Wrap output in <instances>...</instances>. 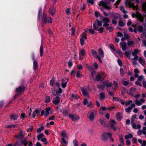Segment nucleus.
I'll return each mask as SVG.
<instances>
[{"label":"nucleus","mask_w":146,"mask_h":146,"mask_svg":"<svg viewBox=\"0 0 146 146\" xmlns=\"http://www.w3.org/2000/svg\"><path fill=\"white\" fill-rule=\"evenodd\" d=\"M105 98V95L104 93H102L100 94V98L101 100H103Z\"/></svg>","instance_id":"ea45409f"},{"label":"nucleus","mask_w":146,"mask_h":146,"mask_svg":"<svg viewBox=\"0 0 146 146\" xmlns=\"http://www.w3.org/2000/svg\"><path fill=\"white\" fill-rule=\"evenodd\" d=\"M116 117L117 119L119 120H120L121 119L122 117V114L120 112H118L116 114Z\"/></svg>","instance_id":"393cba45"},{"label":"nucleus","mask_w":146,"mask_h":146,"mask_svg":"<svg viewBox=\"0 0 146 146\" xmlns=\"http://www.w3.org/2000/svg\"><path fill=\"white\" fill-rule=\"evenodd\" d=\"M99 121L102 125L105 127L107 123V120L105 118H101L99 119Z\"/></svg>","instance_id":"f8f14e48"},{"label":"nucleus","mask_w":146,"mask_h":146,"mask_svg":"<svg viewBox=\"0 0 146 146\" xmlns=\"http://www.w3.org/2000/svg\"><path fill=\"white\" fill-rule=\"evenodd\" d=\"M117 53L119 54L121 57H123V54L121 51L120 50H117L116 51Z\"/></svg>","instance_id":"603ef678"},{"label":"nucleus","mask_w":146,"mask_h":146,"mask_svg":"<svg viewBox=\"0 0 146 146\" xmlns=\"http://www.w3.org/2000/svg\"><path fill=\"white\" fill-rule=\"evenodd\" d=\"M99 5L100 6H103L106 9H110L109 7L107 6V3L103 1H100Z\"/></svg>","instance_id":"9d476101"},{"label":"nucleus","mask_w":146,"mask_h":146,"mask_svg":"<svg viewBox=\"0 0 146 146\" xmlns=\"http://www.w3.org/2000/svg\"><path fill=\"white\" fill-rule=\"evenodd\" d=\"M19 117V115L15 114H12L10 115V119L13 120H16Z\"/></svg>","instance_id":"4468645a"},{"label":"nucleus","mask_w":146,"mask_h":146,"mask_svg":"<svg viewBox=\"0 0 146 146\" xmlns=\"http://www.w3.org/2000/svg\"><path fill=\"white\" fill-rule=\"evenodd\" d=\"M44 136V135L42 133L39 134L37 137V139L38 140H39L40 139Z\"/></svg>","instance_id":"bf43d9fd"},{"label":"nucleus","mask_w":146,"mask_h":146,"mask_svg":"<svg viewBox=\"0 0 146 146\" xmlns=\"http://www.w3.org/2000/svg\"><path fill=\"white\" fill-rule=\"evenodd\" d=\"M119 25L120 27H124L125 24L123 22L121 21H119Z\"/></svg>","instance_id":"052dcab7"},{"label":"nucleus","mask_w":146,"mask_h":146,"mask_svg":"<svg viewBox=\"0 0 146 146\" xmlns=\"http://www.w3.org/2000/svg\"><path fill=\"white\" fill-rule=\"evenodd\" d=\"M32 59L33 60V68L34 69L36 70V68L38 66V64L36 62V58L34 55L32 56Z\"/></svg>","instance_id":"2eb2a0df"},{"label":"nucleus","mask_w":146,"mask_h":146,"mask_svg":"<svg viewBox=\"0 0 146 146\" xmlns=\"http://www.w3.org/2000/svg\"><path fill=\"white\" fill-rule=\"evenodd\" d=\"M60 98L58 96H57L54 98L53 103L55 105H57L60 102Z\"/></svg>","instance_id":"dca6fc26"},{"label":"nucleus","mask_w":146,"mask_h":146,"mask_svg":"<svg viewBox=\"0 0 146 146\" xmlns=\"http://www.w3.org/2000/svg\"><path fill=\"white\" fill-rule=\"evenodd\" d=\"M133 137V135L131 134H129L126 135L125 136V138L126 139H128L129 138H131Z\"/></svg>","instance_id":"c9c22d12"},{"label":"nucleus","mask_w":146,"mask_h":146,"mask_svg":"<svg viewBox=\"0 0 146 146\" xmlns=\"http://www.w3.org/2000/svg\"><path fill=\"white\" fill-rule=\"evenodd\" d=\"M120 10L123 13H127V11L125 10L124 7L123 6L120 7Z\"/></svg>","instance_id":"864d4df0"},{"label":"nucleus","mask_w":146,"mask_h":146,"mask_svg":"<svg viewBox=\"0 0 146 146\" xmlns=\"http://www.w3.org/2000/svg\"><path fill=\"white\" fill-rule=\"evenodd\" d=\"M135 43V42L133 40H131L128 41L127 42V44L128 46H130L131 45H133V44Z\"/></svg>","instance_id":"8fccbe9b"},{"label":"nucleus","mask_w":146,"mask_h":146,"mask_svg":"<svg viewBox=\"0 0 146 146\" xmlns=\"http://www.w3.org/2000/svg\"><path fill=\"white\" fill-rule=\"evenodd\" d=\"M102 25V22L97 19L96 20V22L93 24L94 27H96L97 26L98 27H100Z\"/></svg>","instance_id":"f3484780"},{"label":"nucleus","mask_w":146,"mask_h":146,"mask_svg":"<svg viewBox=\"0 0 146 146\" xmlns=\"http://www.w3.org/2000/svg\"><path fill=\"white\" fill-rule=\"evenodd\" d=\"M84 31L88 33L93 34L94 33V31H95L94 28H92L90 29H86L84 30Z\"/></svg>","instance_id":"5701e85b"},{"label":"nucleus","mask_w":146,"mask_h":146,"mask_svg":"<svg viewBox=\"0 0 146 146\" xmlns=\"http://www.w3.org/2000/svg\"><path fill=\"white\" fill-rule=\"evenodd\" d=\"M139 51L137 49H135L132 52V55L134 56L133 58L131 59V60H137L138 58V57L137 55V54L139 52Z\"/></svg>","instance_id":"7ed1b4c3"},{"label":"nucleus","mask_w":146,"mask_h":146,"mask_svg":"<svg viewBox=\"0 0 146 146\" xmlns=\"http://www.w3.org/2000/svg\"><path fill=\"white\" fill-rule=\"evenodd\" d=\"M61 135L62 137V138H66L67 137L66 133L65 131H62Z\"/></svg>","instance_id":"c756f323"},{"label":"nucleus","mask_w":146,"mask_h":146,"mask_svg":"<svg viewBox=\"0 0 146 146\" xmlns=\"http://www.w3.org/2000/svg\"><path fill=\"white\" fill-rule=\"evenodd\" d=\"M145 102V100L143 98H141L139 100L138 99L135 100V104L138 106L142 105L143 103H144Z\"/></svg>","instance_id":"39448f33"},{"label":"nucleus","mask_w":146,"mask_h":146,"mask_svg":"<svg viewBox=\"0 0 146 146\" xmlns=\"http://www.w3.org/2000/svg\"><path fill=\"white\" fill-rule=\"evenodd\" d=\"M62 90L60 88H59L58 91L57 92L55 90H53L52 91V94L54 96H56L57 94H58L61 93L62 92Z\"/></svg>","instance_id":"412c9836"},{"label":"nucleus","mask_w":146,"mask_h":146,"mask_svg":"<svg viewBox=\"0 0 146 146\" xmlns=\"http://www.w3.org/2000/svg\"><path fill=\"white\" fill-rule=\"evenodd\" d=\"M25 88L24 86H20L16 89V91L17 92H21L24 91Z\"/></svg>","instance_id":"aec40b11"},{"label":"nucleus","mask_w":146,"mask_h":146,"mask_svg":"<svg viewBox=\"0 0 146 146\" xmlns=\"http://www.w3.org/2000/svg\"><path fill=\"white\" fill-rule=\"evenodd\" d=\"M103 21L105 22V23H108L110 22V20L108 18L105 17L103 19Z\"/></svg>","instance_id":"4d7b16f0"},{"label":"nucleus","mask_w":146,"mask_h":146,"mask_svg":"<svg viewBox=\"0 0 146 146\" xmlns=\"http://www.w3.org/2000/svg\"><path fill=\"white\" fill-rule=\"evenodd\" d=\"M74 146H78V142L76 139H74L73 140Z\"/></svg>","instance_id":"09e8293b"},{"label":"nucleus","mask_w":146,"mask_h":146,"mask_svg":"<svg viewBox=\"0 0 146 146\" xmlns=\"http://www.w3.org/2000/svg\"><path fill=\"white\" fill-rule=\"evenodd\" d=\"M132 102V100H130L129 101H127L124 102V104H125L126 106H127L129 105Z\"/></svg>","instance_id":"49530a36"},{"label":"nucleus","mask_w":146,"mask_h":146,"mask_svg":"<svg viewBox=\"0 0 146 146\" xmlns=\"http://www.w3.org/2000/svg\"><path fill=\"white\" fill-rule=\"evenodd\" d=\"M17 127L16 125H13V124H12V125H7L6 127L7 128H10L12 127Z\"/></svg>","instance_id":"e2e57ef3"},{"label":"nucleus","mask_w":146,"mask_h":146,"mask_svg":"<svg viewBox=\"0 0 146 146\" xmlns=\"http://www.w3.org/2000/svg\"><path fill=\"white\" fill-rule=\"evenodd\" d=\"M97 114V111L96 110L90 111L88 114V118L90 121L92 122L94 120L95 116Z\"/></svg>","instance_id":"f257e3e1"},{"label":"nucleus","mask_w":146,"mask_h":146,"mask_svg":"<svg viewBox=\"0 0 146 146\" xmlns=\"http://www.w3.org/2000/svg\"><path fill=\"white\" fill-rule=\"evenodd\" d=\"M88 105L87 106L89 108H93L94 106V104L93 103L91 102L90 101H89L88 103Z\"/></svg>","instance_id":"a18cd8bd"},{"label":"nucleus","mask_w":146,"mask_h":146,"mask_svg":"<svg viewBox=\"0 0 146 146\" xmlns=\"http://www.w3.org/2000/svg\"><path fill=\"white\" fill-rule=\"evenodd\" d=\"M142 10L144 11L146 10V2L143 5Z\"/></svg>","instance_id":"774afa93"},{"label":"nucleus","mask_w":146,"mask_h":146,"mask_svg":"<svg viewBox=\"0 0 146 146\" xmlns=\"http://www.w3.org/2000/svg\"><path fill=\"white\" fill-rule=\"evenodd\" d=\"M113 84L115 87V88L118 87V84L115 81L113 82Z\"/></svg>","instance_id":"338daca9"},{"label":"nucleus","mask_w":146,"mask_h":146,"mask_svg":"<svg viewBox=\"0 0 146 146\" xmlns=\"http://www.w3.org/2000/svg\"><path fill=\"white\" fill-rule=\"evenodd\" d=\"M91 52L94 58H96L98 56L97 54V52L94 50L93 49L92 50H91Z\"/></svg>","instance_id":"cd10ccee"},{"label":"nucleus","mask_w":146,"mask_h":146,"mask_svg":"<svg viewBox=\"0 0 146 146\" xmlns=\"http://www.w3.org/2000/svg\"><path fill=\"white\" fill-rule=\"evenodd\" d=\"M76 76L77 78H80L82 77L83 76L81 74V72L80 71H78L76 73Z\"/></svg>","instance_id":"79ce46f5"},{"label":"nucleus","mask_w":146,"mask_h":146,"mask_svg":"<svg viewBox=\"0 0 146 146\" xmlns=\"http://www.w3.org/2000/svg\"><path fill=\"white\" fill-rule=\"evenodd\" d=\"M27 117V116L25 115V114L24 113H21L20 118V119L24 120Z\"/></svg>","instance_id":"c85d7f7f"},{"label":"nucleus","mask_w":146,"mask_h":146,"mask_svg":"<svg viewBox=\"0 0 146 146\" xmlns=\"http://www.w3.org/2000/svg\"><path fill=\"white\" fill-rule=\"evenodd\" d=\"M81 38H82L83 39H87V36L85 33H82L81 35Z\"/></svg>","instance_id":"13d9d810"},{"label":"nucleus","mask_w":146,"mask_h":146,"mask_svg":"<svg viewBox=\"0 0 146 146\" xmlns=\"http://www.w3.org/2000/svg\"><path fill=\"white\" fill-rule=\"evenodd\" d=\"M138 29V28H134L133 30V28H129V30L130 32H133L134 31L135 33H137Z\"/></svg>","instance_id":"4c0bfd02"},{"label":"nucleus","mask_w":146,"mask_h":146,"mask_svg":"<svg viewBox=\"0 0 146 146\" xmlns=\"http://www.w3.org/2000/svg\"><path fill=\"white\" fill-rule=\"evenodd\" d=\"M96 31H98L99 33H102L103 31V28H94Z\"/></svg>","instance_id":"e433bc0d"},{"label":"nucleus","mask_w":146,"mask_h":146,"mask_svg":"<svg viewBox=\"0 0 146 146\" xmlns=\"http://www.w3.org/2000/svg\"><path fill=\"white\" fill-rule=\"evenodd\" d=\"M40 111L37 109H36L33 112V114L32 115L33 117V118H35V116L37 115L38 113H40Z\"/></svg>","instance_id":"a878e982"},{"label":"nucleus","mask_w":146,"mask_h":146,"mask_svg":"<svg viewBox=\"0 0 146 146\" xmlns=\"http://www.w3.org/2000/svg\"><path fill=\"white\" fill-rule=\"evenodd\" d=\"M44 127L43 126L41 125L40 126V128H39L37 129V131L38 133H39L42 130L44 129Z\"/></svg>","instance_id":"c03bdc74"},{"label":"nucleus","mask_w":146,"mask_h":146,"mask_svg":"<svg viewBox=\"0 0 146 146\" xmlns=\"http://www.w3.org/2000/svg\"><path fill=\"white\" fill-rule=\"evenodd\" d=\"M138 30L140 32H143L145 31L146 35L145 37L146 38V28H138Z\"/></svg>","instance_id":"37998d69"},{"label":"nucleus","mask_w":146,"mask_h":146,"mask_svg":"<svg viewBox=\"0 0 146 146\" xmlns=\"http://www.w3.org/2000/svg\"><path fill=\"white\" fill-rule=\"evenodd\" d=\"M49 13L51 15H54L56 13V9L54 7H52L49 10Z\"/></svg>","instance_id":"b1692460"},{"label":"nucleus","mask_w":146,"mask_h":146,"mask_svg":"<svg viewBox=\"0 0 146 146\" xmlns=\"http://www.w3.org/2000/svg\"><path fill=\"white\" fill-rule=\"evenodd\" d=\"M79 58L80 60L82 59L83 58L82 56H85L86 53L84 50V49H81L79 53Z\"/></svg>","instance_id":"1a4fd4ad"},{"label":"nucleus","mask_w":146,"mask_h":146,"mask_svg":"<svg viewBox=\"0 0 146 146\" xmlns=\"http://www.w3.org/2000/svg\"><path fill=\"white\" fill-rule=\"evenodd\" d=\"M134 72L135 73L134 76L135 78H137L138 77V74L139 73V71L137 68H135L134 70Z\"/></svg>","instance_id":"7c9ffc66"},{"label":"nucleus","mask_w":146,"mask_h":146,"mask_svg":"<svg viewBox=\"0 0 146 146\" xmlns=\"http://www.w3.org/2000/svg\"><path fill=\"white\" fill-rule=\"evenodd\" d=\"M132 109V108L131 107H129L125 109V111L127 112L130 113Z\"/></svg>","instance_id":"de8ad7c7"},{"label":"nucleus","mask_w":146,"mask_h":146,"mask_svg":"<svg viewBox=\"0 0 146 146\" xmlns=\"http://www.w3.org/2000/svg\"><path fill=\"white\" fill-rule=\"evenodd\" d=\"M70 8H68L65 10V12L67 15H69L71 14Z\"/></svg>","instance_id":"6e6d98bb"},{"label":"nucleus","mask_w":146,"mask_h":146,"mask_svg":"<svg viewBox=\"0 0 146 146\" xmlns=\"http://www.w3.org/2000/svg\"><path fill=\"white\" fill-rule=\"evenodd\" d=\"M119 136L120 141L122 144H124V143L123 135H120Z\"/></svg>","instance_id":"58836bf2"},{"label":"nucleus","mask_w":146,"mask_h":146,"mask_svg":"<svg viewBox=\"0 0 146 146\" xmlns=\"http://www.w3.org/2000/svg\"><path fill=\"white\" fill-rule=\"evenodd\" d=\"M81 90L82 92V93L83 95L84 96H86L88 95V93L86 90V89L85 88H82Z\"/></svg>","instance_id":"f704fd0d"},{"label":"nucleus","mask_w":146,"mask_h":146,"mask_svg":"<svg viewBox=\"0 0 146 146\" xmlns=\"http://www.w3.org/2000/svg\"><path fill=\"white\" fill-rule=\"evenodd\" d=\"M135 0H126L125 2V4L127 6L129 7H132L133 9H135L137 8L138 5L136 6L133 3H131V2H134Z\"/></svg>","instance_id":"f03ea898"},{"label":"nucleus","mask_w":146,"mask_h":146,"mask_svg":"<svg viewBox=\"0 0 146 146\" xmlns=\"http://www.w3.org/2000/svg\"><path fill=\"white\" fill-rule=\"evenodd\" d=\"M87 68L89 70H93V68L91 66H90L88 64H86Z\"/></svg>","instance_id":"0e129e2a"},{"label":"nucleus","mask_w":146,"mask_h":146,"mask_svg":"<svg viewBox=\"0 0 146 146\" xmlns=\"http://www.w3.org/2000/svg\"><path fill=\"white\" fill-rule=\"evenodd\" d=\"M43 48L42 46H41L40 47V56H42L43 54Z\"/></svg>","instance_id":"3c124183"},{"label":"nucleus","mask_w":146,"mask_h":146,"mask_svg":"<svg viewBox=\"0 0 146 146\" xmlns=\"http://www.w3.org/2000/svg\"><path fill=\"white\" fill-rule=\"evenodd\" d=\"M103 133L101 136V138L103 140L106 141L108 139V137H109L108 133Z\"/></svg>","instance_id":"9b49d317"},{"label":"nucleus","mask_w":146,"mask_h":146,"mask_svg":"<svg viewBox=\"0 0 146 146\" xmlns=\"http://www.w3.org/2000/svg\"><path fill=\"white\" fill-rule=\"evenodd\" d=\"M113 100L119 101L121 103V104H124V102L123 101V100L119 99V98H118L117 97H115V98L113 97Z\"/></svg>","instance_id":"72a5a7b5"},{"label":"nucleus","mask_w":146,"mask_h":146,"mask_svg":"<svg viewBox=\"0 0 146 146\" xmlns=\"http://www.w3.org/2000/svg\"><path fill=\"white\" fill-rule=\"evenodd\" d=\"M98 53L100 57H104V52L102 50L101 48H100L98 50Z\"/></svg>","instance_id":"2f4dec72"},{"label":"nucleus","mask_w":146,"mask_h":146,"mask_svg":"<svg viewBox=\"0 0 146 146\" xmlns=\"http://www.w3.org/2000/svg\"><path fill=\"white\" fill-rule=\"evenodd\" d=\"M116 124V122L113 119L111 120L110 122L109 123L110 126L114 131H115L116 130V128L114 127V125Z\"/></svg>","instance_id":"20e7f679"},{"label":"nucleus","mask_w":146,"mask_h":146,"mask_svg":"<svg viewBox=\"0 0 146 146\" xmlns=\"http://www.w3.org/2000/svg\"><path fill=\"white\" fill-rule=\"evenodd\" d=\"M50 99V97L49 96H47L45 100L46 103H47L49 102Z\"/></svg>","instance_id":"680f3d73"},{"label":"nucleus","mask_w":146,"mask_h":146,"mask_svg":"<svg viewBox=\"0 0 146 146\" xmlns=\"http://www.w3.org/2000/svg\"><path fill=\"white\" fill-rule=\"evenodd\" d=\"M136 17L140 22H141L143 21V18L140 13L137 12L136 13Z\"/></svg>","instance_id":"a211bd4d"},{"label":"nucleus","mask_w":146,"mask_h":146,"mask_svg":"<svg viewBox=\"0 0 146 146\" xmlns=\"http://www.w3.org/2000/svg\"><path fill=\"white\" fill-rule=\"evenodd\" d=\"M138 80L139 81H143L144 80V77L142 76H139V77H138Z\"/></svg>","instance_id":"69168bd1"},{"label":"nucleus","mask_w":146,"mask_h":146,"mask_svg":"<svg viewBox=\"0 0 146 146\" xmlns=\"http://www.w3.org/2000/svg\"><path fill=\"white\" fill-rule=\"evenodd\" d=\"M71 96L72 98H71V100H73V98H74L75 99H77L79 97L76 94H75L74 95L73 94H72Z\"/></svg>","instance_id":"a19ab883"},{"label":"nucleus","mask_w":146,"mask_h":146,"mask_svg":"<svg viewBox=\"0 0 146 146\" xmlns=\"http://www.w3.org/2000/svg\"><path fill=\"white\" fill-rule=\"evenodd\" d=\"M69 116L73 121H76L80 119L79 117L76 114L70 115Z\"/></svg>","instance_id":"6e6552de"},{"label":"nucleus","mask_w":146,"mask_h":146,"mask_svg":"<svg viewBox=\"0 0 146 146\" xmlns=\"http://www.w3.org/2000/svg\"><path fill=\"white\" fill-rule=\"evenodd\" d=\"M47 19V15L46 14H44L43 15V19L45 23H46L47 22L51 23L52 21V19L51 17H50L48 21L46 20V19Z\"/></svg>","instance_id":"423d86ee"},{"label":"nucleus","mask_w":146,"mask_h":146,"mask_svg":"<svg viewBox=\"0 0 146 146\" xmlns=\"http://www.w3.org/2000/svg\"><path fill=\"white\" fill-rule=\"evenodd\" d=\"M103 84L104 86L107 88L110 87L112 85V83L109 82L108 81H104Z\"/></svg>","instance_id":"4be33fe9"},{"label":"nucleus","mask_w":146,"mask_h":146,"mask_svg":"<svg viewBox=\"0 0 146 146\" xmlns=\"http://www.w3.org/2000/svg\"><path fill=\"white\" fill-rule=\"evenodd\" d=\"M104 74L103 73H98L97 75L95 80L97 81H99L100 80L101 78L104 76Z\"/></svg>","instance_id":"ddd939ff"},{"label":"nucleus","mask_w":146,"mask_h":146,"mask_svg":"<svg viewBox=\"0 0 146 146\" xmlns=\"http://www.w3.org/2000/svg\"><path fill=\"white\" fill-rule=\"evenodd\" d=\"M51 109L50 108H46L45 110V113L44 116H46L48 115L49 113V111Z\"/></svg>","instance_id":"473e14b6"},{"label":"nucleus","mask_w":146,"mask_h":146,"mask_svg":"<svg viewBox=\"0 0 146 146\" xmlns=\"http://www.w3.org/2000/svg\"><path fill=\"white\" fill-rule=\"evenodd\" d=\"M131 51L130 50L125 51L124 53L125 56L131 60Z\"/></svg>","instance_id":"6ab92c4d"},{"label":"nucleus","mask_w":146,"mask_h":146,"mask_svg":"<svg viewBox=\"0 0 146 146\" xmlns=\"http://www.w3.org/2000/svg\"><path fill=\"white\" fill-rule=\"evenodd\" d=\"M24 133L22 131H21L20 133L17 135H16V137L17 138H21L24 136Z\"/></svg>","instance_id":"bb28decb"},{"label":"nucleus","mask_w":146,"mask_h":146,"mask_svg":"<svg viewBox=\"0 0 146 146\" xmlns=\"http://www.w3.org/2000/svg\"><path fill=\"white\" fill-rule=\"evenodd\" d=\"M120 45L123 50H125L128 49L127 48V43L125 42H121L120 43Z\"/></svg>","instance_id":"0eeeda50"},{"label":"nucleus","mask_w":146,"mask_h":146,"mask_svg":"<svg viewBox=\"0 0 146 146\" xmlns=\"http://www.w3.org/2000/svg\"><path fill=\"white\" fill-rule=\"evenodd\" d=\"M64 80H63L62 81V82L61 83V86L62 88H65L67 84V82H66L64 83Z\"/></svg>","instance_id":"5fc2aeb1"}]
</instances>
